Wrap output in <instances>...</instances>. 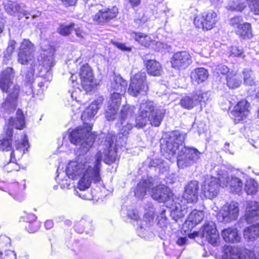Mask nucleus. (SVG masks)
<instances>
[{"instance_id": "nucleus-44", "label": "nucleus", "mask_w": 259, "mask_h": 259, "mask_svg": "<svg viewBox=\"0 0 259 259\" xmlns=\"http://www.w3.org/2000/svg\"><path fill=\"white\" fill-rule=\"evenodd\" d=\"M216 71L219 76L222 75L220 79H226L228 81L229 79H231L228 77V73L229 72V69L227 66L222 64L219 65L216 68Z\"/></svg>"}, {"instance_id": "nucleus-40", "label": "nucleus", "mask_w": 259, "mask_h": 259, "mask_svg": "<svg viewBox=\"0 0 259 259\" xmlns=\"http://www.w3.org/2000/svg\"><path fill=\"white\" fill-rule=\"evenodd\" d=\"M181 106L187 109H191L197 104V100L196 99L195 95L191 96H185L183 97L180 101Z\"/></svg>"}, {"instance_id": "nucleus-5", "label": "nucleus", "mask_w": 259, "mask_h": 259, "mask_svg": "<svg viewBox=\"0 0 259 259\" xmlns=\"http://www.w3.org/2000/svg\"><path fill=\"white\" fill-rule=\"evenodd\" d=\"M145 208L146 212L143 221L138 224V233L140 237L147 240H152L155 237V234L152 231L154 225L155 209L151 203L146 204Z\"/></svg>"}, {"instance_id": "nucleus-39", "label": "nucleus", "mask_w": 259, "mask_h": 259, "mask_svg": "<svg viewBox=\"0 0 259 259\" xmlns=\"http://www.w3.org/2000/svg\"><path fill=\"white\" fill-rule=\"evenodd\" d=\"M79 75L82 81H93L94 78L93 70L88 64L81 66Z\"/></svg>"}, {"instance_id": "nucleus-25", "label": "nucleus", "mask_w": 259, "mask_h": 259, "mask_svg": "<svg viewBox=\"0 0 259 259\" xmlns=\"http://www.w3.org/2000/svg\"><path fill=\"white\" fill-rule=\"evenodd\" d=\"M156 107L155 106L152 101L147 100H143L140 104V106L138 111L139 115L136 119V124L140 122L141 119L145 118L156 110Z\"/></svg>"}, {"instance_id": "nucleus-58", "label": "nucleus", "mask_w": 259, "mask_h": 259, "mask_svg": "<svg viewBox=\"0 0 259 259\" xmlns=\"http://www.w3.org/2000/svg\"><path fill=\"white\" fill-rule=\"evenodd\" d=\"M111 88L115 93H121L124 87L121 85L120 82H111Z\"/></svg>"}, {"instance_id": "nucleus-54", "label": "nucleus", "mask_w": 259, "mask_h": 259, "mask_svg": "<svg viewBox=\"0 0 259 259\" xmlns=\"http://www.w3.org/2000/svg\"><path fill=\"white\" fill-rule=\"evenodd\" d=\"M147 21V18L145 17L144 14L139 15V17L135 19L134 23L135 27H139L144 24Z\"/></svg>"}, {"instance_id": "nucleus-20", "label": "nucleus", "mask_w": 259, "mask_h": 259, "mask_svg": "<svg viewBox=\"0 0 259 259\" xmlns=\"http://www.w3.org/2000/svg\"><path fill=\"white\" fill-rule=\"evenodd\" d=\"M171 63L173 68L183 69L187 68L191 64L192 59L187 52H179L174 55Z\"/></svg>"}, {"instance_id": "nucleus-34", "label": "nucleus", "mask_w": 259, "mask_h": 259, "mask_svg": "<svg viewBox=\"0 0 259 259\" xmlns=\"http://www.w3.org/2000/svg\"><path fill=\"white\" fill-rule=\"evenodd\" d=\"M146 67L148 74L151 75L160 76L162 74V70L160 63L155 60L148 61Z\"/></svg>"}, {"instance_id": "nucleus-23", "label": "nucleus", "mask_w": 259, "mask_h": 259, "mask_svg": "<svg viewBox=\"0 0 259 259\" xmlns=\"http://www.w3.org/2000/svg\"><path fill=\"white\" fill-rule=\"evenodd\" d=\"M249 104L245 100L239 102L231 112L232 118L236 121H241L246 118L249 113Z\"/></svg>"}, {"instance_id": "nucleus-43", "label": "nucleus", "mask_w": 259, "mask_h": 259, "mask_svg": "<svg viewBox=\"0 0 259 259\" xmlns=\"http://www.w3.org/2000/svg\"><path fill=\"white\" fill-rule=\"evenodd\" d=\"M246 7V4L240 2L239 0L230 1L228 5L229 10L239 12L242 11Z\"/></svg>"}, {"instance_id": "nucleus-8", "label": "nucleus", "mask_w": 259, "mask_h": 259, "mask_svg": "<svg viewBox=\"0 0 259 259\" xmlns=\"http://www.w3.org/2000/svg\"><path fill=\"white\" fill-rule=\"evenodd\" d=\"M91 11L96 12L92 16V19L94 22L98 24H103L115 18L118 12L116 7L104 8L101 5L92 6Z\"/></svg>"}, {"instance_id": "nucleus-33", "label": "nucleus", "mask_w": 259, "mask_h": 259, "mask_svg": "<svg viewBox=\"0 0 259 259\" xmlns=\"http://www.w3.org/2000/svg\"><path fill=\"white\" fill-rule=\"evenodd\" d=\"M190 76L192 81H206L209 73L204 68H197L191 72Z\"/></svg>"}, {"instance_id": "nucleus-18", "label": "nucleus", "mask_w": 259, "mask_h": 259, "mask_svg": "<svg viewBox=\"0 0 259 259\" xmlns=\"http://www.w3.org/2000/svg\"><path fill=\"white\" fill-rule=\"evenodd\" d=\"M220 181L223 187H229L233 193L239 194L241 192L243 187L242 181L237 177L227 172L220 175Z\"/></svg>"}, {"instance_id": "nucleus-17", "label": "nucleus", "mask_w": 259, "mask_h": 259, "mask_svg": "<svg viewBox=\"0 0 259 259\" xmlns=\"http://www.w3.org/2000/svg\"><path fill=\"white\" fill-rule=\"evenodd\" d=\"M16 150H13L10 154V161L9 165L13 166L14 170H18L19 168L16 163L17 159H19L25 151L29 148L28 141L27 138L25 135L22 137L21 140L16 142Z\"/></svg>"}, {"instance_id": "nucleus-31", "label": "nucleus", "mask_w": 259, "mask_h": 259, "mask_svg": "<svg viewBox=\"0 0 259 259\" xmlns=\"http://www.w3.org/2000/svg\"><path fill=\"white\" fill-rule=\"evenodd\" d=\"M170 209V215L175 221L184 217L187 212L186 208L184 206H182L178 200L175 201Z\"/></svg>"}, {"instance_id": "nucleus-30", "label": "nucleus", "mask_w": 259, "mask_h": 259, "mask_svg": "<svg viewBox=\"0 0 259 259\" xmlns=\"http://www.w3.org/2000/svg\"><path fill=\"white\" fill-rule=\"evenodd\" d=\"M222 235L227 242L237 243L240 242L241 236L236 228H228L223 230Z\"/></svg>"}, {"instance_id": "nucleus-3", "label": "nucleus", "mask_w": 259, "mask_h": 259, "mask_svg": "<svg viewBox=\"0 0 259 259\" xmlns=\"http://www.w3.org/2000/svg\"><path fill=\"white\" fill-rule=\"evenodd\" d=\"M102 100L103 99L100 98L92 103L81 115V118L84 127H77L73 130L70 135L71 143L79 146L80 154L86 153L94 143L96 136L91 133L92 126L87 121H91L93 118L100 108Z\"/></svg>"}, {"instance_id": "nucleus-24", "label": "nucleus", "mask_w": 259, "mask_h": 259, "mask_svg": "<svg viewBox=\"0 0 259 259\" xmlns=\"http://www.w3.org/2000/svg\"><path fill=\"white\" fill-rule=\"evenodd\" d=\"M127 34L130 40H134L140 45L146 48L149 47L154 42L150 36L142 32L129 31Z\"/></svg>"}, {"instance_id": "nucleus-13", "label": "nucleus", "mask_w": 259, "mask_h": 259, "mask_svg": "<svg viewBox=\"0 0 259 259\" xmlns=\"http://www.w3.org/2000/svg\"><path fill=\"white\" fill-rule=\"evenodd\" d=\"M220 177H207L202 185V191L206 198L211 199L217 197L220 189Z\"/></svg>"}, {"instance_id": "nucleus-29", "label": "nucleus", "mask_w": 259, "mask_h": 259, "mask_svg": "<svg viewBox=\"0 0 259 259\" xmlns=\"http://www.w3.org/2000/svg\"><path fill=\"white\" fill-rule=\"evenodd\" d=\"M122 127L120 130V133L118 134V139L115 138V146H124L126 140V135L129 133V131L132 129L133 125L131 123L127 121L125 125L122 124ZM115 137V136H114ZM112 137V139H113Z\"/></svg>"}, {"instance_id": "nucleus-4", "label": "nucleus", "mask_w": 259, "mask_h": 259, "mask_svg": "<svg viewBox=\"0 0 259 259\" xmlns=\"http://www.w3.org/2000/svg\"><path fill=\"white\" fill-rule=\"evenodd\" d=\"M102 100L103 99L100 98L92 103L81 115V118L84 127H77L73 130L70 135L71 143L79 146L80 154L86 153L94 143L96 136L91 133L92 126L87 121H91L93 118L100 108Z\"/></svg>"}, {"instance_id": "nucleus-56", "label": "nucleus", "mask_w": 259, "mask_h": 259, "mask_svg": "<svg viewBox=\"0 0 259 259\" xmlns=\"http://www.w3.org/2000/svg\"><path fill=\"white\" fill-rule=\"evenodd\" d=\"M248 5L251 12L255 15H259V0L249 3Z\"/></svg>"}, {"instance_id": "nucleus-46", "label": "nucleus", "mask_w": 259, "mask_h": 259, "mask_svg": "<svg viewBox=\"0 0 259 259\" xmlns=\"http://www.w3.org/2000/svg\"><path fill=\"white\" fill-rule=\"evenodd\" d=\"M16 42L14 40H10L8 47L4 52V57L8 60L11 59L12 55L16 48Z\"/></svg>"}, {"instance_id": "nucleus-61", "label": "nucleus", "mask_w": 259, "mask_h": 259, "mask_svg": "<svg viewBox=\"0 0 259 259\" xmlns=\"http://www.w3.org/2000/svg\"><path fill=\"white\" fill-rule=\"evenodd\" d=\"M146 74L145 72H140L135 74L134 77L135 81H145Z\"/></svg>"}, {"instance_id": "nucleus-41", "label": "nucleus", "mask_w": 259, "mask_h": 259, "mask_svg": "<svg viewBox=\"0 0 259 259\" xmlns=\"http://www.w3.org/2000/svg\"><path fill=\"white\" fill-rule=\"evenodd\" d=\"M15 72L13 68L8 67L0 73V81H13L15 79Z\"/></svg>"}, {"instance_id": "nucleus-26", "label": "nucleus", "mask_w": 259, "mask_h": 259, "mask_svg": "<svg viewBox=\"0 0 259 259\" xmlns=\"http://www.w3.org/2000/svg\"><path fill=\"white\" fill-rule=\"evenodd\" d=\"M5 9L6 12L10 15H15L17 13H22L26 19L29 18L30 14L24 11L25 5L23 4H19L16 2L9 1L5 4Z\"/></svg>"}, {"instance_id": "nucleus-9", "label": "nucleus", "mask_w": 259, "mask_h": 259, "mask_svg": "<svg viewBox=\"0 0 259 259\" xmlns=\"http://www.w3.org/2000/svg\"><path fill=\"white\" fill-rule=\"evenodd\" d=\"M0 89L3 92L8 93L9 97L3 104L5 110L13 111L16 106V100L19 93V87L13 82H0Z\"/></svg>"}, {"instance_id": "nucleus-1", "label": "nucleus", "mask_w": 259, "mask_h": 259, "mask_svg": "<svg viewBox=\"0 0 259 259\" xmlns=\"http://www.w3.org/2000/svg\"><path fill=\"white\" fill-rule=\"evenodd\" d=\"M114 139L115 137H113L111 139L112 143H108V149H105L103 153L100 151L93 158H79L77 160L72 161L68 163L66 169L68 177L71 179L80 178L77 188L80 192L74 190L75 195L84 200L92 199V196L89 193H84V191L90 188L92 181L100 183L102 181L100 170L103 154L104 156L103 160L108 164L115 162L117 158V152L115 149V143L114 145Z\"/></svg>"}, {"instance_id": "nucleus-16", "label": "nucleus", "mask_w": 259, "mask_h": 259, "mask_svg": "<svg viewBox=\"0 0 259 259\" xmlns=\"http://www.w3.org/2000/svg\"><path fill=\"white\" fill-rule=\"evenodd\" d=\"M121 103L120 93L113 92L108 101L105 109L106 118L108 121H113L118 116V111Z\"/></svg>"}, {"instance_id": "nucleus-62", "label": "nucleus", "mask_w": 259, "mask_h": 259, "mask_svg": "<svg viewBox=\"0 0 259 259\" xmlns=\"http://www.w3.org/2000/svg\"><path fill=\"white\" fill-rule=\"evenodd\" d=\"M115 45L118 49L123 51L130 52L132 50L131 48L126 47L124 44L116 42Z\"/></svg>"}, {"instance_id": "nucleus-35", "label": "nucleus", "mask_w": 259, "mask_h": 259, "mask_svg": "<svg viewBox=\"0 0 259 259\" xmlns=\"http://www.w3.org/2000/svg\"><path fill=\"white\" fill-rule=\"evenodd\" d=\"M9 123L17 129L22 130L24 128L25 126V123L22 111L21 110H18L16 113V117L15 118H11L9 120Z\"/></svg>"}, {"instance_id": "nucleus-47", "label": "nucleus", "mask_w": 259, "mask_h": 259, "mask_svg": "<svg viewBox=\"0 0 259 259\" xmlns=\"http://www.w3.org/2000/svg\"><path fill=\"white\" fill-rule=\"evenodd\" d=\"M203 218L202 211H193L190 213L189 218L193 223L197 224L202 220Z\"/></svg>"}, {"instance_id": "nucleus-11", "label": "nucleus", "mask_w": 259, "mask_h": 259, "mask_svg": "<svg viewBox=\"0 0 259 259\" xmlns=\"http://www.w3.org/2000/svg\"><path fill=\"white\" fill-rule=\"evenodd\" d=\"M217 21V14L214 11L210 10L196 16L194 19V23L199 28L208 30L215 26Z\"/></svg>"}, {"instance_id": "nucleus-53", "label": "nucleus", "mask_w": 259, "mask_h": 259, "mask_svg": "<svg viewBox=\"0 0 259 259\" xmlns=\"http://www.w3.org/2000/svg\"><path fill=\"white\" fill-rule=\"evenodd\" d=\"M39 224L38 222L34 221L29 222L26 226V229L29 233H34L38 230Z\"/></svg>"}, {"instance_id": "nucleus-7", "label": "nucleus", "mask_w": 259, "mask_h": 259, "mask_svg": "<svg viewBox=\"0 0 259 259\" xmlns=\"http://www.w3.org/2000/svg\"><path fill=\"white\" fill-rule=\"evenodd\" d=\"M35 47L29 39H24L18 49V62L22 65L30 64L32 67L37 66L34 60Z\"/></svg>"}, {"instance_id": "nucleus-64", "label": "nucleus", "mask_w": 259, "mask_h": 259, "mask_svg": "<svg viewBox=\"0 0 259 259\" xmlns=\"http://www.w3.org/2000/svg\"><path fill=\"white\" fill-rule=\"evenodd\" d=\"M188 240L186 237H181L177 241V244L180 246H183L186 244Z\"/></svg>"}, {"instance_id": "nucleus-57", "label": "nucleus", "mask_w": 259, "mask_h": 259, "mask_svg": "<svg viewBox=\"0 0 259 259\" xmlns=\"http://www.w3.org/2000/svg\"><path fill=\"white\" fill-rule=\"evenodd\" d=\"M11 144L8 140H0V150L2 151H9L11 148Z\"/></svg>"}, {"instance_id": "nucleus-42", "label": "nucleus", "mask_w": 259, "mask_h": 259, "mask_svg": "<svg viewBox=\"0 0 259 259\" xmlns=\"http://www.w3.org/2000/svg\"><path fill=\"white\" fill-rule=\"evenodd\" d=\"M258 190V184L253 179H249L246 181L245 185V190L248 195H254Z\"/></svg>"}, {"instance_id": "nucleus-63", "label": "nucleus", "mask_w": 259, "mask_h": 259, "mask_svg": "<svg viewBox=\"0 0 259 259\" xmlns=\"http://www.w3.org/2000/svg\"><path fill=\"white\" fill-rule=\"evenodd\" d=\"M226 85L230 89H234L239 87V82H226Z\"/></svg>"}, {"instance_id": "nucleus-21", "label": "nucleus", "mask_w": 259, "mask_h": 259, "mask_svg": "<svg viewBox=\"0 0 259 259\" xmlns=\"http://www.w3.org/2000/svg\"><path fill=\"white\" fill-rule=\"evenodd\" d=\"M150 192L152 197L160 202L168 201L172 195L170 189L164 185H159L155 187L153 186Z\"/></svg>"}, {"instance_id": "nucleus-12", "label": "nucleus", "mask_w": 259, "mask_h": 259, "mask_svg": "<svg viewBox=\"0 0 259 259\" xmlns=\"http://www.w3.org/2000/svg\"><path fill=\"white\" fill-rule=\"evenodd\" d=\"M199 236L205 238L210 244L218 246L220 244V236L215 224L213 222L205 223L199 231Z\"/></svg>"}, {"instance_id": "nucleus-38", "label": "nucleus", "mask_w": 259, "mask_h": 259, "mask_svg": "<svg viewBox=\"0 0 259 259\" xmlns=\"http://www.w3.org/2000/svg\"><path fill=\"white\" fill-rule=\"evenodd\" d=\"M244 236L245 239L250 241L256 239L259 236V227L257 225H253L245 228Z\"/></svg>"}, {"instance_id": "nucleus-10", "label": "nucleus", "mask_w": 259, "mask_h": 259, "mask_svg": "<svg viewBox=\"0 0 259 259\" xmlns=\"http://www.w3.org/2000/svg\"><path fill=\"white\" fill-rule=\"evenodd\" d=\"M254 251L246 249H238L230 245L225 246L224 252L227 259H259V246Z\"/></svg>"}, {"instance_id": "nucleus-15", "label": "nucleus", "mask_w": 259, "mask_h": 259, "mask_svg": "<svg viewBox=\"0 0 259 259\" xmlns=\"http://www.w3.org/2000/svg\"><path fill=\"white\" fill-rule=\"evenodd\" d=\"M239 215L237 204H227L223 206L218 214V219L221 222L229 223L236 220Z\"/></svg>"}, {"instance_id": "nucleus-2", "label": "nucleus", "mask_w": 259, "mask_h": 259, "mask_svg": "<svg viewBox=\"0 0 259 259\" xmlns=\"http://www.w3.org/2000/svg\"><path fill=\"white\" fill-rule=\"evenodd\" d=\"M186 137V134L184 132L179 130L171 131L168 134L165 144L161 147L163 156L168 159H170L178 151L177 164L181 168L196 162L201 154L195 148L185 147L184 143Z\"/></svg>"}, {"instance_id": "nucleus-32", "label": "nucleus", "mask_w": 259, "mask_h": 259, "mask_svg": "<svg viewBox=\"0 0 259 259\" xmlns=\"http://www.w3.org/2000/svg\"><path fill=\"white\" fill-rule=\"evenodd\" d=\"M148 90V87L146 82H131L128 88L129 93L136 97L142 92L146 93Z\"/></svg>"}, {"instance_id": "nucleus-22", "label": "nucleus", "mask_w": 259, "mask_h": 259, "mask_svg": "<svg viewBox=\"0 0 259 259\" xmlns=\"http://www.w3.org/2000/svg\"><path fill=\"white\" fill-rule=\"evenodd\" d=\"M199 183L191 181L185 187L183 198L189 203H195L198 199Z\"/></svg>"}, {"instance_id": "nucleus-27", "label": "nucleus", "mask_w": 259, "mask_h": 259, "mask_svg": "<svg viewBox=\"0 0 259 259\" xmlns=\"http://www.w3.org/2000/svg\"><path fill=\"white\" fill-rule=\"evenodd\" d=\"M245 217L248 222L259 221V203L256 202H249L246 210Z\"/></svg>"}, {"instance_id": "nucleus-19", "label": "nucleus", "mask_w": 259, "mask_h": 259, "mask_svg": "<svg viewBox=\"0 0 259 259\" xmlns=\"http://www.w3.org/2000/svg\"><path fill=\"white\" fill-rule=\"evenodd\" d=\"M165 113L166 111L164 108L158 107L148 116L141 119L140 122L136 124V126L138 128L143 127L149 121L152 126L158 127L160 125Z\"/></svg>"}, {"instance_id": "nucleus-50", "label": "nucleus", "mask_w": 259, "mask_h": 259, "mask_svg": "<svg viewBox=\"0 0 259 259\" xmlns=\"http://www.w3.org/2000/svg\"><path fill=\"white\" fill-rule=\"evenodd\" d=\"M127 215L130 219L136 221L138 225V224H140L141 221H143V220H139V212L136 209L128 210L127 212Z\"/></svg>"}, {"instance_id": "nucleus-14", "label": "nucleus", "mask_w": 259, "mask_h": 259, "mask_svg": "<svg viewBox=\"0 0 259 259\" xmlns=\"http://www.w3.org/2000/svg\"><path fill=\"white\" fill-rule=\"evenodd\" d=\"M41 49L42 52L35 63H37V66H41L48 71L55 64L54 58L55 50L50 46L46 48L41 47Z\"/></svg>"}, {"instance_id": "nucleus-45", "label": "nucleus", "mask_w": 259, "mask_h": 259, "mask_svg": "<svg viewBox=\"0 0 259 259\" xmlns=\"http://www.w3.org/2000/svg\"><path fill=\"white\" fill-rule=\"evenodd\" d=\"M74 27V23H71L68 25L60 24L57 28V31L58 33L63 36H67L70 33Z\"/></svg>"}, {"instance_id": "nucleus-36", "label": "nucleus", "mask_w": 259, "mask_h": 259, "mask_svg": "<svg viewBox=\"0 0 259 259\" xmlns=\"http://www.w3.org/2000/svg\"><path fill=\"white\" fill-rule=\"evenodd\" d=\"M134 107L129 105L123 106L119 113V119L121 124H123L126 120H130L134 112Z\"/></svg>"}, {"instance_id": "nucleus-59", "label": "nucleus", "mask_w": 259, "mask_h": 259, "mask_svg": "<svg viewBox=\"0 0 259 259\" xmlns=\"http://www.w3.org/2000/svg\"><path fill=\"white\" fill-rule=\"evenodd\" d=\"M244 81H251L253 80V74L251 71L245 70L243 72Z\"/></svg>"}, {"instance_id": "nucleus-52", "label": "nucleus", "mask_w": 259, "mask_h": 259, "mask_svg": "<svg viewBox=\"0 0 259 259\" xmlns=\"http://www.w3.org/2000/svg\"><path fill=\"white\" fill-rule=\"evenodd\" d=\"M13 126L9 124L6 125L4 128V135L3 136V139L8 140L10 141L12 136Z\"/></svg>"}, {"instance_id": "nucleus-60", "label": "nucleus", "mask_w": 259, "mask_h": 259, "mask_svg": "<svg viewBox=\"0 0 259 259\" xmlns=\"http://www.w3.org/2000/svg\"><path fill=\"white\" fill-rule=\"evenodd\" d=\"M73 29L74 30L75 35L77 37L79 38H83L85 33L82 30V29L78 25L74 24V27H73Z\"/></svg>"}, {"instance_id": "nucleus-51", "label": "nucleus", "mask_w": 259, "mask_h": 259, "mask_svg": "<svg viewBox=\"0 0 259 259\" xmlns=\"http://www.w3.org/2000/svg\"><path fill=\"white\" fill-rule=\"evenodd\" d=\"M243 19L241 17H234L230 20V25L235 30L237 29L243 23Z\"/></svg>"}, {"instance_id": "nucleus-37", "label": "nucleus", "mask_w": 259, "mask_h": 259, "mask_svg": "<svg viewBox=\"0 0 259 259\" xmlns=\"http://www.w3.org/2000/svg\"><path fill=\"white\" fill-rule=\"evenodd\" d=\"M235 32L238 35L244 39L249 38L252 36L251 25L247 22L243 23L235 30Z\"/></svg>"}, {"instance_id": "nucleus-28", "label": "nucleus", "mask_w": 259, "mask_h": 259, "mask_svg": "<svg viewBox=\"0 0 259 259\" xmlns=\"http://www.w3.org/2000/svg\"><path fill=\"white\" fill-rule=\"evenodd\" d=\"M153 183L149 179L142 180L135 189V195L138 198H143L147 192H150Z\"/></svg>"}, {"instance_id": "nucleus-48", "label": "nucleus", "mask_w": 259, "mask_h": 259, "mask_svg": "<svg viewBox=\"0 0 259 259\" xmlns=\"http://www.w3.org/2000/svg\"><path fill=\"white\" fill-rule=\"evenodd\" d=\"M81 85L83 90L87 93H90L95 91L98 84L95 82H81Z\"/></svg>"}, {"instance_id": "nucleus-49", "label": "nucleus", "mask_w": 259, "mask_h": 259, "mask_svg": "<svg viewBox=\"0 0 259 259\" xmlns=\"http://www.w3.org/2000/svg\"><path fill=\"white\" fill-rule=\"evenodd\" d=\"M196 96V99L197 100V104L199 102H205L208 100L210 97V93L209 92L201 93L199 92L195 95Z\"/></svg>"}, {"instance_id": "nucleus-6", "label": "nucleus", "mask_w": 259, "mask_h": 259, "mask_svg": "<svg viewBox=\"0 0 259 259\" xmlns=\"http://www.w3.org/2000/svg\"><path fill=\"white\" fill-rule=\"evenodd\" d=\"M145 208L146 212L143 221L138 224V233L140 237L147 240H152L155 237V234L152 231L154 225L155 209L151 203L146 204Z\"/></svg>"}, {"instance_id": "nucleus-55", "label": "nucleus", "mask_w": 259, "mask_h": 259, "mask_svg": "<svg viewBox=\"0 0 259 259\" xmlns=\"http://www.w3.org/2000/svg\"><path fill=\"white\" fill-rule=\"evenodd\" d=\"M243 53V50L238 47L232 46L230 49V56L233 57H239Z\"/></svg>"}]
</instances>
